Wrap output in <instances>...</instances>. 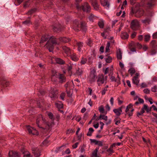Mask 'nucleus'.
<instances>
[{
	"instance_id": "obj_1",
	"label": "nucleus",
	"mask_w": 157,
	"mask_h": 157,
	"mask_svg": "<svg viewBox=\"0 0 157 157\" xmlns=\"http://www.w3.org/2000/svg\"><path fill=\"white\" fill-rule=\"evenodd\" d=\"M48 40V42L46 44V47L50 52L53 51L54 48V46L57 44H59V42L53 36L49 37L47 35L43 36L40 42V43H42Z\"/></svg>"
},
{
	"instance_id": "obj_2",
	"label": "nucleus",
	"mask_w": 157,
	"mask_h": 157,
	"mask_svg": "<svg viewBox=\"0 0 157 157\" xmlns=\"http://www.w3.org/2000/svg\"><path fill=\"white\" fill-rule=\"evenodd\" d=\"M36 124L40 128L47 129L49 127V126L46 124L45 118L41 115H40L38 116L36 120Z\"/></svg>"
},
{
	"instance_id": "obj_3",
	"label": "nucleus",
	"mask_w": 157,
	"mask_h": 157,
	"mask_svg": "<svg viewBox=\"0 0 157 157\" xmlns=\"http://www.w3.org/2000/svg\"><path fill=\"white\" fill-rule=\"evenodd\" d=\"M81 28L82 29L85 30L86 29V23L82 21L80 22V24L79 25H78V22L77 20H75L73 21V28L76 31H78L79 29L78 28L79 27Z\"/></svg>"
},
{
	"instance_id": "obj_4",
	"label": "nucleus",
	"mask_w": 157,
	"mask_h": 157,
	"mask_svg": "<svg viewBox=\"0 0 157 157\" xmlns=\"http://www.w3.org/2000/svg\"><path fill=\"white\" fill-rule=\"evenodd\" d=\"M107 78V76H104L102 74L99 75L98 76L97 80L98 85L100 86L104 83H106Z\"/></svg>"
},
{
	"instance_id": "obj_5",
	"label": "nucleus",
	"mask_w": 157,
	"mask_h": 157,
	"mask_svg": "<svg viewBox=\"0 0 157 157\" xmlns=\"http://www.w3.org/2000/svg\"><path fill=\"white\" fill-rule=\"evenodd\" d=\"M76 7L78 10L82 9L84 11L88 12L91 10L90 6L87 3H85L81 7L80 6L78 5H76Z\"/></svg>"
},
{
	"instance_id": "obj_6",
	"label": "nucleus",
	"mask_w": 157,
	"mask_h": 157,
	"mask_svg": "<svg viewBox=\"0 0 157 157\" xmlns=\"http://www.w3.org/2000/svg\"><path fill=\"white\" fill-rule=\"evenodd\" d=\"M132 12L135 14V16L137 17H140L144 15V10L141 8L138 9H132Z\"/></svg>"
},
{
	"instance_id": "obj_7",
	"label": "nucleus",
	"mask_w": 157,
	"mask_h": 157,
	"mask_svg": "<svg viewBox=\"0 0 157 157\" xmlns=\"http://www.w3.org/2000/svg\"><path fill=\"white\" fill-rule=\"evenodd\" d=\"M139 27V23L136 20H133L131 24V27L133 30H137Z\"/></svg>"
},
{
	"instance_id": "obj_8",
	"label": "nucleus",
	"mask_w": 157,
	"mask_h": 157,
	"mask_svg": "<svg viewBox=\"0 0 157 157\" xmlns=\"http://www.w3.org/2000/svg\"><path fill=\"white\" fill-rule=\"evenodd\" d=\"M27 129L30 134L38 135L39 134L38 132L35 128L30 126H28Z\"/></svg>"
},
{
	"instance_id": "obj_9",
	"label": "nucleus",
	"mask_w": 157,
	"mask_h": 157,
	"mask_svg": "<svg viewBox=\"0 0 157 157\" xmlns=\"http://www.w3.org/2000/svg\"><path fill=\"white\" fill-rule=\"evenodd\" d=\"M97 75L94 71H91L89 77V81L91 83L94 82L95 78L97 77Z\"/></svg>"
},
{
	"instance_id": "obj_10",
	"label": "nucleus",
	"mask_w": 157,
	"mask_h": 157,
	"mask_svg": "<svg viewBox=\"0 0 157 157\" xmlns=\"http://www.w3.org/2000/svg\"><path fill=\"white\" fill-rule=\"evenodd\" d=\"M33 153L35 157H39L40 155V150L37 147H33L32 148Z\"/></svg>"
},
{
	"instance_id": "obj_11",
	"label": "nucleus",
	"mask_w": 157,
	"mask_h": 157,
	"mask_svg": "<svg viewBox=\"0 0 157 157\" xmlns=\"http://www.w3.org/2000/svg\"><path fill=\"white\" fill-rule=\"evenodd\" d=\"M89 1L95 10H99V6L96 0H89Z\"/></svg>"
},
{
	"instance_id": "obj_12",
	"label": "nucleus",
	"mask_w": 157,
	"mask_h": 157,
	"mask_svg": "<svg viewBox=\"0 0 157 157\" xmlns=\"http://www.w3.org/2000/svg\"><path fill=\"white\" fill-rule=\"evenodd\" d=\"M59 73L56 71H53L51 77L52 80L53 81L56 82L58 79Z\"/></svg>"
},
{
	"instance_id": "obj_13",
	"label": "nucleus",
	"mask_w": 157,
	"mask_h": 157,
	"mask_svg": "<svg viewBox=\"0 0 157 157\" xmlns=\"http://www.w3.org/2000/svg\"><path fill=\"white\" fill-rule=\"evenodd\" d=\"M100 3L102 6L104 7H106L105 8L109 9V7L110 4L107 0H101Z\"/></svg>"
},
{
	"instance_id": "obj_14",
	"label": "nucleus",
	"mask_w": 157,
	"mask_h": 157,
	"mask_svg": "<svg viewBox=\"0 0 157 157\" xmlns=\"http://www.w3.org/2000/svg\"><path fill=\"white\" fill-rule=\"evenodd\" d=\"M54 61H56V63L59 64H63L64 63V62L63 60L59 58H56V57L52 58V63H54Z\"/></svg>"
},
{
	"instance_id": "obj_15",
	"label": "nucleus",
	"mask_w": 157,
	"mask_h": 157,
	"mask_svg": "<svg viewBox=\"0 0 157 157\" xmlns=\"http://www.w3.org/2000/svg\"><path fill=\"white\" fill-rule=\"evenodd\" d=\"M116 53L117 58L118 59H121L122 58V53L121 50L120 48H117L116 49Z\"/></svg>"
},
{
	"instance_id": "obj_16",
	"label": "nucleus",
	"mask_w": 157,
	"mask_h": 157,
	"mask_svg": "<svg viewBox=\"0 0 157 157\" xmlns=\"http://www.w3.org/2000/svg\"><path fill=\"white\" fill-rule=\"evenodd\" d=\"M10 157H20V154L16 151H12L9 153Z\"/></svg>"
},
{
	"instance_id": "obj_17",
	"label": "nucleus",
	"mask_w": 157,
	"mask_h": 157,
	"mask_svg": "<svg viewBox=\"0 0 157 157\" xmlns=\"http://www.w3.org/2000/svg\"><path fill=\"white\" fill-rule=\"evenodd\" d=\"M113 112L117 116H119L122 112V108L120 107L118 109H114L113 110Z\"/></svg>"
},
{
	"instance_id": "obj_18",
	"label": "nucleus",
	"mask_w": 157,
	"mask_h": 157,
	"mask_svg": "<svg viewBox=\"0 0 157 157\" xmlns=\"http://www.w3.org/2000/svg\"><path fill=\"white\" fill-rule=\"evenodd\" d=\"M58 92L56 90H54L53 89H52L51 92L49 94V96L51 98H54L56 96Z\"/></svg>"
},
{
	"instance_id": "obj_19",
	"label": "nucleus",
	"mask_w": 157,
	"mask_h": 157,
	"mask_svg": "<svg viewBox=\"0 0 157 157\" xmlns=\"http://www.w3.org/2000/svg\"><path fill=\"white\" fill-rule=\"evenodd\" d=\"M99 147H96V149L93 151L91 157H100L98 154Z\"/></svg>"
},
{
	"instance_id": "obj_20",
	"label": "nucleus",
	"mask_w": 157,
	"mask_h": 157,
	"mask_svg": "<svg viewBox=\"0 0 157 157\" xmlns=\"http://www.w3.org/2000/svg\"><path fill=\"white\" fill-rule=\"evenodd\" d=\"M63 49L65 53L67 55V56H70L71 51L70 49L66 46L63 47Z\"/></svg>"
},
{
	"instance_id": "obj_21",
	"label": "nucleus",
	"mask_w": 157,
	"mask_h": 157,
	"mask_svg": "<svg viewBox=\"0 0 157 157\" xmlns=\"http://www.w3.org/2000/svg\"><path fill=\"white\" fill-rule=\"evenodd\" d=\"M147 107L148 106L147 105H144L143 107L142 108L140 112L138 113L137 116H139L143 114L145 112L144 110H146Z\"/></svg>"
},
{
	"instance_id": "obj_22",
	"label": "nucleus",
	"mask_w": 157,
	"mask_h": 157,
	"mask_svg": "<svg viewBox=\"0 0 157 157\" xmlns=\"http://www.w3.org/2000/svg\"><path fill=\"white\" fill-rule=\"evenodd\" d=\"M58 79L59 80V82H60L62 83L65 82L66 81L64 75L63 74H60L58 77Z\"/></svg>"
},
{
	"instance_id": "obj_23",
	"label": "nucleus",
	"mask_w": 157,
	"mask_h": 157,
	"mask_svg": "<svg viewBox=\"0 0 157 157\" xmlns=\"http://www.w3.org/2000/svg\"><path fill=\"white\" fill-rule=\"evenodd\" d=\"M59 40L61 42L63 43H67L70 40V39L66 37H61L59 38Z\"/></svg>"
},
{
	"instance_id": "obj_24",
	"label": "nucleus",
	"mask_w": 157,
	"mask_h": 157,
	"mask_svg": "<svg viewBox=\"0 0 157 157\" xmlns=\"http://www.w3.org/2000/svg\"><path fill=\"white\" fill-rule=\"evenodd\" d=\"M71 58L74 61H77L78 60V58L76 56L75 53H73L70 55Z\"/></svg>"
},
{
	"instance_id": "obj_25",
	"label": "nucleus",
	"mask_w": 157,
	"mask_h": 157,
	"mask_svg": "<svg viewBox=\"0 0 157 157\" xmlns=\"http://www.w3.org/2000/svg\"><path fill=\"white\" fill-rule=\"evenodd\" d=\"M132 82L135 84L138 85L139 82V78L134 77L132 78Z\"/></svg>"
},
{
	"instance_id": "obj_26",
	"label": "nucleus",
	"mask_w": 157,
	"mask_h": 157,
	"mask_svg": "<svg viewBox=\"0 0 157 157\" xmlns=\"http://www.w3.org/2000/svg\"><path fill=\"white\" fill-rule=\"evenodd\" d=\"M121 36L122 39L125 40L128 38L129 35L127 33L124 32L121 34Z\"/></svg>"
},
{
	"instance_id": "obj_27",
	"label": "nucleus",
	"mask_w": 157,
	"mask_h": 157,
	"mask_svg": "<svg viewBox=\"0 0 157 157\" xmlns=\"http://www.w3.org/2000/svg\"><path fill=\"white\" fill-rule=\"evenodd\" d=\"M141 21L143 23L149 24L151 21V19L149 17H147L144 19L142 20Z\"/></svg>"
},
{
	"instance_id": "obj_28",
	"label": "nucleus",
	"mask_w": 157,
	"mask_h": 157,
	"mask_svg": "<svg viewBox=\"0 0 157 157\" xmlns=\"http://www.w3.org/2000/svg\"><path fill=\"white\" fill-rule=\"evenodd\" d=\"M83 43L81 42H78L77 44L78 46V50L79 52H81L82 51V48L83 46Z\"/></svg>"
},
{
	"instance_id": "obj_29",
	"label": "nucleus",
	"mask_w": 157,
	"mask_h": 157,
	"mask_svg": "<svg viewBox=\"0 0 157 157\" xmlns=\"http://www.w3.org/2000/svg\"><path fill=\"white\" fill-rule=\"evenodd\" d=\"M83 71L82 69L78 68V69L76 70V74L78 76H81L82 73Z\"/></svg>"
},
{
	"instance_id": "obj_30",
	"label": "nucleus",
	"mask_w": 157,
	"mask_h": 157,
	"mask_svg": "<svg viewBox=\"0 0 157 157\" xmlns=\"http://www.w3.org/2000/svg\"><path fill=\"white\" fill-rule=\"evenodd\" d=\"M75 65L73 63H70L69 64L67 65V69L68 71H71L73 67Z\"/></svg>"
},
{
	"instance_id": "obj_31",
	"label": "nucleus",
	"mask_w": 157,
	"mask_h": 157,
	"mask_svg": "<svg viewBox=\"0 0 157 157\" xmlns=\"http://www.w3.org/2000/svg\"><path fill=\"white\" fill-rule=\"evenodd\" d=\"M128 72L130 74L131 76H132L136 72L135 69L133 67H131L128 70Z\"/></svg>"
},
{
	"instance_id": "obj_32",
	"label": "nucleus",
	"mask_w": 157,
	"mask_h": 157,
	"mask_svg": "<svg viewBox=\"0 0 157 157\" xmlns=\"http://www.w3.org/2000/svg\"><path fill=\"white\" fill-rule=\"evenodd\" d=\"M98 25L101 28H103L104 26V22L103 20H100L98 22Z\"/></svg>"
},
{
	"instance_id": "obj_33",
	"label": "nucleus",
	"mask_w": 157,
	"mask_h": 157,
	"mask_svg": "<svg viewBox=\"0 0 157 157\" xmlns=\"http://www.w3.org/2000/svg\"><path fill=\"white\" fill-rule=\"evenodd\" d=\"M94 131L93 128H90L89 129V131L87 133V135L88 136H91L92 135V133Z\"/></svg>"
},
{
	"instance_id": "obj_34",
	"label": "nucleus",
	"mask_w": 157,
	"mask_h": 157,
	"mask_svg": "<svg viewBox=\"0 0 157 157\" xmlns=\"http://www.w3.org/2000/svg\"><path fill=\"white\" fill-rule=\"evenodd\" d=\"M154 1L155 0H149V2L147 4L148 6L149 7H151L153 6L154 5Z\"/></svg>"
},
{
	"instance_id": "obj_35",
	"label": "nucleus",
	"mask_w": 157,
	"mask_h": 157,
	"mask_svg": "<svg viewBox=\"0 0 157 157\" xmlns=\"http://www.w3.org/2000/svg\"><path fill=\"white\" fill-rule=\"evenodd\" d=\"M99 118V119H102L104 120L105 121H107L108 119L107 116L103 115H100Z\"/></svg>"
},
{
	"instance_id": "obj_36",
	"label": "nucleus",
	"mask_w": 157,
	"mask_h": 157,
	"mask_svg": "<svg viewBox=\"0 0 157 157\" xmlns=\"http://www.w3.org/2000/svg\"><path fill=\"white\" fill-rule=\"evenodd\" d=\"M87 60L86 58L82 57L80 61V63L81 64H85L86 63Z\"/></svg>"
},
{
	"instance_id": "obj_37",
	"label": "nucleus",
	"mask_w": 157,
	"mask_h": 157,
	"mask_svg": "<svg viewBox=\"0 0 157 157\" xmlns=\"http://www.w3.org/2000/svg\"><path fill=\"white\" fill-rule=\"evenodd\" d=\"M131 46H132V45H135L139 48H140L142 47L141 45L138 42L136 43L135 44L134 43L132 42L131 43Z\"/></svg>"
},
{
	"instance_id": "obj_38",
	"label": "nucleus",
	"mask_w": 157,
	"mask_h": 157,
	"mask_svg": "<svg viewBox=\"0 0 157 157\" xmlns=\"http://www.w3.org/2000/svg\"><path fill=\"white\" fill-rule=\"evenodd\" d=\"M132 105L131 104H130L129 105H128L127 106V107H126V109L125 112L127 113H128L129 112V109H131V108L132 107Z\"/></svg>"
},
{
	"instance_id": "obj_39",
	"label": "nucleus",
	"mask_w": 157,
	"mask_h": 157,
	"mask_svg": "<svg viewBox=\"0 0 157 157\" xmlns=\"http://www.w3.org/2000/svg\"><path fill=\"white\" fill-rule=\"evenodd\" d=\"M22 22L23 24H24L27 25H29L31 24V23L29 20H26Z\"/></svg>"
},
{
	"instance_id": "obj_40",
	"label": "nucleus",
	"mask_w": 157,
	"mask_h": 157,
	"mask_svg": "<svg viewBox=\"0 0 157 157\" xmlns=\"http://www.w3.org/2000/svg\"><path fill=\"white\" fill-rule=\"evenodd\" d=\"M110 46V42H107L106 46L105 47V52H108L109 50V47Z\"/></svg>"
},
{
	"instance_id": "obj_41",
	"label": "nucleus",
	"mask_w": 157,
	"mask_h": 157,
	"mask_svg": "<svg viewBox=\"0 0 157 157\" xmlns=\"http://www.w3.org/2000/svg\"><path fill=\"white\" fill-rule=\"evenodd\" d=\"M105 61L107 63H110L111 62L112 60V58L110 56H109L107 58L105 59Z\"/></svg>"
},
{
	"instance_id": "obj_42",
	"label": "nucleus",
	"mask_w": 157,
	"mask_h": 157,
	"mask_svg": "<svg viewBox=\"0 0 157 157\" xmlns=\"http://www.w3.org/2000/svg\"><path fill=\"white\" fill-rule=\"evenodd\" d=\"M24 157H31L30 154L28 151H26L24 153Z\"/></svg>"
},
{
	"instance_id": "obj_43",
	"label": "nucleus",
	"mask_w": 157,
	"mask_h": 157,
	"mask_svg": "<svg viewBox=\"0 0 157 157\" xmlns=\"http://www.w3.org/2000/svg\"><path fill=\"white\" fill-rule=\"evenodd\" d=\"M151 90L154 92H156L157 90V86L155 85L151 88Z\"/></svg>"
},
{
	"instance_id": "obj_44",
	"label": "nucleus",
	"mask_w": 157,
	"mask_h": 157,
	"mask_svg": "<svg viewBox=\"0 0 157 157\" xmlns=\"http://www.w3.org/2000/svg\"><path fill=\"white\" fill-rule=\"evenodd\" d=\"M95 18L94 16L92 14H91L89 17V19L90 21H93Z\"/></svg>"
},
{
	"instance_id": "obj_45",
	"label": "nucleus",
	"mask_w": 157,
	"mask_h": 157,
	"mask_svg": "<svg viewBox=\"0 0 157 157\" xmlns=\"http://www.w3.org/2000/svg\"><path fill=\"white\" fill-rule=\"evenodd\" d=\"M150 36L149 35H145L144 40L146 41H148L150 39Z\"/></svg>"
},
{
	"instance_id": "obj_46",
	"label": "nucleus",
	"mask_w": 157,
	"mask_h": 157,
	"mask_svg": "<svg viewBox=\"0 0 157 157\" xmlns=\"http://www.w3.org/2000/svg\"><path fill=\"white\" fill-rule=\"evenodd\" d=\"M113 149V148L112 147L110 146L109 148L107 150V151L108 152L110 153H113L114 152V151Z\"/></svg>"
},
{
	"instance_id": "obj_47",
	"label": "nucleus",
	"mask_w": 157,
	"mask_h": 157,
	"mask_svg": "<svg viewBox=\"0 0 157 157\" xmlns=\"http://www.w3.org/2000/svg\"><path fill=\"white\" fill-rule=\"evenodd\" d=\"M99 110L101 113H103L104 112V108L103 106H101L99 108Z\"/></svg>"
},
{
	"instance_id": "obj_48",
	"label": "nucleus",
	"mask_w": 157,
	"mask_h": 157,
	"mask_svg": "<svg viewBox=\"0 0 157 157\" xmlns=\"http://www.w3.org/2000/svg\"><path fill=\"white\" fill-rule=\"evenodd\" d=\"M111 80L112 81H114L118 82V79L117 78H115V77L113 76H111L110 78Z\"/></svg>"
},
{
	"instance_id": "obj_49",
	"label": "nucleus",
	"mask_w": 157,
	"mask_h": 157,
	"mask_svg": "<svg viewBox=\"0 0 157 157\" xmlns=\"http://www.w3.org/2000/svg\"><path fill=\"white\" fill-rule=\"evenodd\" d=\"M53 29L55 32H57L59 30L60 28L59 27H58L57 26L56 27V26H53Z\"/></svg>"
},
{
	"instance_id": "obj_50",
	"label": "nucleus",
	"mask_w": 157,
	"mask_h": 157,
	"mask_svg": "<svg viewBox=\"0 0 157 157\" xmlns=\"http://www.w3.org/2000/svg\"><path fill=\"white\" fill-rule=\"evenodd\" d=\"M48 115L50 119L53 120L54 117L52 113H48Z\"/></svg>"
},
{
	"instance_id": "obj_51",
	"label": "nucleus",
	"mask_w": 157,
	"mask_h": 157,
	"mask_svg": "<svg viewBox=\"0 0 157 157\" xmlns=\"http://www.w3.org/2000/svg\"><path fill=\"white\" fill-rule=\"evenodd\" d=\"M90 140L91 143H94L96 145H97L98 144L97 143L98 141H97L95 139H90Z\"/></svg>"
},
{
	"instance_id": "obj_52",
	"label": "nucleus",
	"mask_w": 157,
	"mask_h": 157,
	"mask_svg": "<svg viewBox=\"0 0 157 157\" xmlns=\"http://www.w3.org/2000/svg\"><path fill=\"white\" fill-rule=\"evenodd\" d=\"M36 10V9H32L28 12V13L29 14H31L34 13Z\"/></svg>"
},
{
	"instance_id": "obj_53",
	"label": "nucleus",
	"mask_w": 157,
	"mask_h": 157,
	"mask_svg": "<svg viewBox=\"0 0 157 157\" xmlns=\"http://www.w3.org/2000/svg\"><path fill=\"white\" fill-rule=\"evenodd\" d=\"M157 51L155 49H152L150 55H154L156 54Z\"/></svg>"
},
{
	"instance_id": "obj_54",
	"label": "nucleus",
	"mask_w": 157,
	"mask_h": 157,
	"mask_svg": "<svg viewBox=\"0 0 157 157\" xmlns=\"http://www.w3.org/2000/svg\"><path fill=\"white\" fill-rule=\"evenodd\" d=\"M29 1H27L24 4V6L25 8L29 6Z\"/></svg>"
},
{
	"instance_id": "obj_55",
	"label": "nucleus",
	"mask_w": 157,
	"mask_h": 157,
	"mask_svg": "<svg viewBox=\"0 0 157 157\" xmlns=\"http://www.w3.org/2000/svg\"><path fill=\"white\" fill-rule=\"evenodd\" d=\"M48 143V141L47 140H45L42 142L43 145L44 146H46L47 145Z\"/></svg>"
},
{
	"instance_id": "obj_56",
	"label": "nucleus",
	"mask_w": 157,
	"mask_h": 157,
	"mask_svg": "<svg viewBox=\"0 0 157 157\" xmlns=\"http://www.w3.org/2000/svg\"><path fill=\"white\" fill-rule=\"evenodd\" d=\"M144 92L146 94H148L150 93V90L148 89H145L143 90Z\"/></svg>"
},
{
	"instance_id": "obj_57",
	"label": "nucleus",
	"mask_w": 157,
	"mask_h": 157,
	"mask_svg": "<svg viewBox=\"0 0 157 157\" xmlns=\"http://www.w3.org/2000/svg\"><path fill=\"white\" fill-rule=\"evenodd\" d=\"M65 96V94L64 93H62L60 96V97L62 100H64V97Z\"/></svg>"
},
{
	"instance_id": "obj_58",
	"label": "nucleus",
	"mask_w": 157,
	"mask_h": 157,
	"mask_svg": "<svg viewBox=\"0 0 157 157\" xmlns=\"http://www.w3.org/2000/svg\"><path fill=\"white\" fill-rule=\"evenodd\" d=\"M56 105L59 108H61L63 107L62 105L59 104L58 103H56Z\"/></svg>"
},
{
	"instance_id": "obj_59",
	"label": "nucleus",
	"mask_w": 157,
	"mask_h": 157,
	"mask_svg": "<svg viewBox=\"0 0 157 157\" xmlns=\"http://www.w3.org/2000/svg\"><path fill=\"white\" fill-rule=\"evenodd\" d=\"M2 84L3 85H4V86H7L9 85V82H7V81H4V82H3Z\"/></svg>"
},
{
	"instance_id": "obj_60",
	"label": "nucleus",
	"mask_w": 157,
	"mask_h": 157,
	"mask_svg": "<svg viewBox=\"0 0 157 157\" xmlns=\"http://www.w3.org/2000/svg\"><path fill=\"white\" fill-rule=\"evenodd\" d=\"M78 143L77 142L75 143V144H73L72 145V147L74 149H75L77 148L78 147Z\"/></svg>"
},
{
	"instance_id": "obj_61",
	"label": "nucleus",
	"mask_w": 157,
	"mask_h": 157,
	"mask_svg": "<svg viewBox=\"0 0 157 157\" xmlns=\"http://www.w3.org/2000/svg\"><path fill=\"white\" fill-rule=\"evenodd\" d=\"M110 101L111 105H113V104L114 99L113 97H112L111 98Z\"/></svg>"
},
{
	"instance_id": "obj_62",
	"label": "nucleus",
	"mask_w": 157,
	"mask_h": 157,
	"mask_svg": "<svg viewBox=\"0 0 157 157\" xmlns=\"http://www.w3.org/2000/svg\"><path fill=\"white\" fill-rule=\"evenodd\" d=\"M141 87L142 88H144L147 86V85L144 83H142L141 84Z\"/></svg>"
},
{
	"instance_id": "obj_63",
	"label": "nucleus",
	"mask_w": 157,
	"mask_h": 157,
	"mask_svg": "<svg viewBox=\"0 0 157 157\" xmlns=\"http://www.w3.org/2000/svg\"><path fill=\"white\" fill-rule=\"evenodd\" d=\"M136 35V33L135 32H133L131 35V37L132 38H134Z\"/></svg>"
},
{
	"instance_id": "obj_64",
	"label": "nucleus",
	"mask_w": 157,
	"mask_h": 157,
	"mask_svg": "<svg viewBox=\"0 0 157 157\" xmlns=\"http://www.w3.org/2000/svg\"><path fill=\"white\" fill-rule=\"evenodd\" d=\"M152 37L153 39H156L157 38V32H156L153 34Z\"/></svg>"
}]
</instances>
